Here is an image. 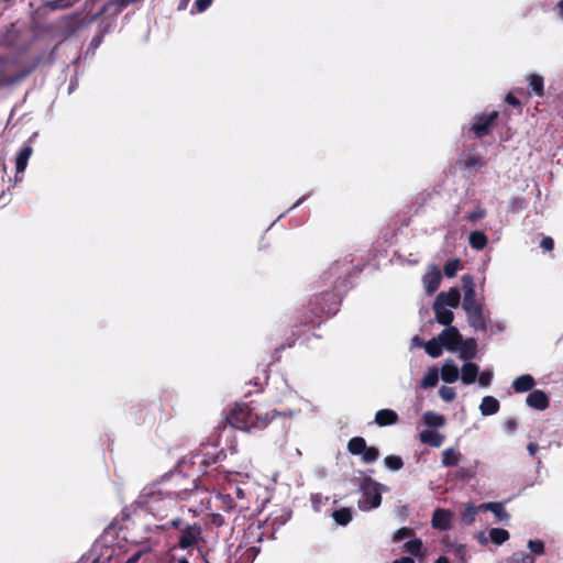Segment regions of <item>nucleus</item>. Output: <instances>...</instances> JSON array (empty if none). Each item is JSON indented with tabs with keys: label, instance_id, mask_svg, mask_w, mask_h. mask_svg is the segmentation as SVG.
<instances>
[{
	"label": "nucleus",
	"instance_id": "nucleus-59",
	"mask_svg": "<svg viewBox=\"0 0 563 563\" xmlns=\"http://www.w3.org/2000/svg\"><path fill=\"white\" fill-rule=\"evenodd\" d=\"M213 523L221 526L223 523V518L220 515L213 516Z\"/></svg>",
	"mask_w": 563,
	"mask_h": 563
},
{
	"label": "nucleus",
	"instance_id": "nucleus-50",
	"mask_svg": "<svg viewBox=\"0 0 563 563\" xmlns=\"http://www.w3.org/2000/svg\"><path fill=\"white\" fill-rule=\"evenodd\" d=\"M212 0H196L195 8L197 12H203L211 5Z\"/></svg>",
	"mask_w": 563,
	"mask_h": 563
},
{
	"label": "nucleus",
	"instance_id": "nucleus-6",
	"mask_svg": "<svg viewBox=\"0 0 563 563\" xmlns=\"http://www.w3.org/2000/svg\"><path fill=\"white\" fill-rule=\"evenodd\" d=\"M498 117L497 111H492L488 114H479L475 117V121L472 125V131L476 134V136L482 137L487 135L490 131V128L495 120Z\"/></svg>",
	"mask_w": 563,
	"mask_h": 563
},
{
	"label": "nucleus",
	"instance_id": "nucleus-58",
	"mask_svg": "<svg viewBox=\"0 0 563 563\" xmlns=\"http://www.w3.org/2000/svg\"><path fill=\"white\" fill-rule=\"evenodd\" d=\"M234 494H235V497L238 499H243L244 498V492L240 487H235Z\"/></svg>",
	"mask_w": 563,
	"mask_h": 563
},
{
	"label": "nucleus",
	"instance_id": "nucleus-56",
	"mask_svg": "<svg viewBox=\"0 0 563 563\" xmlns=\"http://www.w3.org/2000/svg\"><path fill=\"white\" fill-rule=\"evenodd\" d=\"M527 449L531 455H534L537 453V451L539 450V446L536 443H529Z\"/></svg>",
	"mask_w": 563,
	"mask_h": 563
},
{
	"label": "nucleus",
	"instance_id": "nucleus-45",
	"mask_svg": "<svg viewBox=\"0 0 563 563\" xmlns=\"http://www.w3.org/2000/svg\"><path fill=\"white\" fill-rule=\"evenodd\" d=\"M527 547L536 555L544 553V543L541 540H529Z\"/></svg>",
	"mask_w": 563,
	"mask_h": 563
},
{
	"label": "nucleus",
	"instance_id": "nucleus-27",
	"mask_svg": "<svg viewBox=\"0 0 563 563\" xmlns=\"http://www.w3.org/2000/svg\"><path fill=\"white\" fill-rule=\"evenodd\" d=\"M79 0H47L43 7L48 11L66 10L75 5Z\"/></svg>",
	"mask_w": 563,
	"mask_h": 563
},
{
	"label": "nucleus",
	"instance_id": "nucleus-35",
	"mask_svg": "<svg viewBox=\"0 0 563 563\" xmlns=\"http://www.w3.org/2000/svg\"><path fill=\"white\" fill-rule=\"evenodd\" d=\"M489 539L500 545L509 539V532L501 528H493L489 530Z\"/></svg>",
	"mask_w": 563,
	"mask_h": 563
},
{
	"label": "nucleus",
	"instance_id": "nucleus-61",
	"mask_svg": "<svg viewBox=\"0 0 563 563\" xmlns=\"http://www.w3.org/2000/svg\"><path fill=\"white\" fill-rule=\"evenodd\" d=\"M411 342H412V345H413V346H423V344H424V343H422V342L420 341V339H419L418 336L412 338V341H411Z\"/></svg>",
	"mask_w": 563,
	"mask_h": 563
},
{
	"label": "nucleus",
	"instance_id": "nucleus-31",
	"mask_svg": "<svg viewBox=\"0 0 563 563\" xmlns=\"http://www.w3.org/2000/svg\"><path fill=\"white\" fill-rule=\"evenodd\" d=\"M148 534L150 536L146 538L148 545L145 547L143 550L136 551L135 553L131 554L129 556V559L126 560V563H136L144 552L150 551L152 545H154L158 542V538H157L158 534H156V533H148Z\"/></svg>",
	"mask_w": 563,
	"mask_h": 563
},
{
	"label": "nucleus",
	"instance_id": "nucleus-9",
	"mask_svg": "<svg viewBox=\"0 0 563 563\" xmlns=\"http://www.w3.org/2000/svg\"><path fill=\"white\" fill-rule=\"evenodd\" d=\"M453 512L449 509L438 508L434 510L431 525L434 529L446 531L452 528Z\"/></svg>",
	"mask_w": 563,
	"mask_h": 563
},
{
	"label": "nucleus",
	"instance_id": "nucleus-37",
	"mask_svg": "<svg viewBox=\"0 0 563 563\" xmlns=\"http://www.w3.org/2000/svg\"><path fill=\"white\" fill-rule=\"evenodd\" d=\"M536 560L531 554L526 552H515L509 559L508 563H534Z\"/></svg>",
	"mask_w": 563,
	"mask_h": 563
},
{
	"label": "nucleus",
	"instance_id": "nucleus-33",
	"mask_svg": "<svg viewBox=\"0 0 563 563\" xmlns=\"http://www.w3.org/2000/svg\"><path fill=\"white\" fill-rule=\"evenodd\" d=\"M332 518L340 526H346L352 520V511L350 508H341L332 514Z\"/></svg>",
	"mask_w": 563,
	"mask_h": 563
},
{
	"label": "nucleus",
	"instance_id": "nucleus-16",
	"mask_svg": "<svg viewBox=\"0 0 563 563\" xmlns=\"http://www.w3.org/2000/svg\"><path fill=\"white\" fill-rule=\"evenodd\" d=\"M260 552V548H256L254 545L249 547V542H245V544H241L236 550L234 555L239 558L241 563H252L256 555Z\"/></svg>",
	"mask_w": 563,
	"mask_h": 563
},
{
	"label": "nucleus",
	"instance_id": "nucleus-10",
	"mask_svg": "<svg viewBox=\"0 0 563 563\" xmlns=\"http://www.w3.org/2000/svg\"><path fill=\"white\" fill-rule=\"evenodd\" d=\"M467 316L468 324L475 330H486V318L483 312V305L464 310Z\"/></svg>",
	"mask_w": 563,
	"mask_h": 563
},
{
	"label": "nucleus",
	"instance_id": "nucleus-4",
	"mask_svg": "<svg viewBox=\"0 0 563 563\" xmlns=\"http://www.w3.org/2000/svg\"><path fill=\"white\" fill-rule=\"evenodd\" d=\"M181 495H185V500H191V506L189 510L191 511H202L208 509L211 503V496L208 489H202L196 487L195 489L187 492L180 490Z\"/></svg>",
	"mask_w": 563,
	"mask_h": 563
},
{
	"label": "nucleus",
	"instance_id": "nucleus-36",
	"mask_svg": "<svg viewBox=\"0 0 563 563\" xmlns=\"http://www.w3.org/2000/svg\"><path fill=\"white\" fill-rule=\"evenodd\" d=\"M479 509V507H476L473 504H468L461 515V521L464 525L473 523Z\"/></svg>",
	"mask_w": 563,
	"mask_h": 563
},
{
	"label": "nucleus",
	"instance_id": "nucleus-1",
	"mask_svg": "<svg viewBox=\"0 0 563 563\" xmlns=\"http://www.w3.org/2000/svg\"><path fill=\"white\" fill-rule=\"evenodd\" d=\"M184 500L185 495H181L169 476L144 486L136 498V504L158 521L154 526H147V533L159 536L166 530L178 528L181 522L179 512Z\"/></svg>",
	"mask_w": 563,
	"mask_h": 563
},
{
	"label": "nucleus",
	"instance_id": "nucleus-22",
	"mask_svg": "<svg viewBox=\"0 0 563 563\" xmlns=\"http://www.w3.org/2000/svg\"><path fill=\"white\" fill-rule=\"evenodd\" d=\"M534 384V378L529 374H525L514 379L512 388L516 393H526L531 390Z\"/></svg>",
	"mask_w": 563,
	"mask_h": 563
},
{
	"label": "nucleus",
	"instance_id": "nucleus-2",
	"mask_svg": "<svg viewBox=\"0 0 563 563\" xmlns=\"http://www.w3.org/2000/svg\"><path fill=\"white\" fill-rule=\"evenodd\" d=\"M227 420L235 429L253 431L265 428L271 418L267 413L254 412L246 404H239L230 410Z\"/></svg>",
	"mask_w": 563,
	"mask_h": 563
},
{
	"label": "nucleus",
	"instance_id": "nucleus-15",
	"mask_svg": "<svg viewBox=\"0 0 563 563\" xmlns=\"http://www.w3.org/2000/svg\"><path fill=\"white\" fill-rule=\"evenodd\" d=\"M476 342L474 339L463 340L461 339V343L456 345L455 352L459 353L460 358L470 360L473 358L476 354Z\"/></svg>",
	"mask_w": 563,
	"mask_h": 563
},
{
	"label": "nucleus",
	"instance_id": "nucleus-17",
	"mask_svg": "<svg viewBox=\"0 0 563 563\" xmlns=\"http://www.w3.org/2000/svg\"><path fill=\"white\" fill-rule=\"evenodd\" d=\"M397 421L398 415L391 409H380L375 415V423L379 427L393 426Z\"/></svg>",
	"mask_w": 563,
	"mask_h": 563
},
{
	"label": "nucleus",
	"instance_id": "nucleus-55",
	"mask_svg": "<svg viewBox=\"0 0 563 563\" xmlns=\"http://www.w3.org/2000/svg\"><path fill=\"white\" fill-rule=\"evenodd\" d=\"M516 428H517V423H516V421H515V420H509V421H507V422H506V424H505V429H506L507 431H514Z\"/></svg>",
	"mask_w": 563,
	"mask_h": 563
},
{
	"label": "nucleus",
	"instance_id": "nucleus-30",
	"mask_svg": "<svg viewBox=\"0 0 563 563\" xmlns=\"http://www.w3.org/2000/svg\"><path fill=\"white\" fill-rule=\"evenodd\" d=\"M423 347H424L426 352L431 357H439L442 354V349L444 346H443L442 342H440L439 336H438V338H433V339L429 340L428 342H426L423 344Z\"/></svg>",
	"mask_w": 563,
	"mask_h": 563
},
{
	"label": "nucleus",
	"instance_id": "nucleus-34",
	"mask_svg": "<svg viewBox=\"0 0 563 563\" xmlns=\"http://www.w3.org/2000/svg\"><path fill=\"white\" fill-rule=\"evenodd\" d=\"M347 449L350 451L351 454H354V455H360L363 453V451H365L366 449V442L363 438L361 437H355V438H352L350 441H349V444H347Z\"/></svg>",
	"mask_w": 563,
	"mask_h": 563
},
{
	"label": "nucleus",
	"instance_id": "nucleus-44",
	"mask_svg": "<svg viewBox=\"0 0 563 563\" xmlns=\"http://www.w3.org/2000/svg\"><path fill=\"white\" fill-rule=\"evenodd\" d=\"M439 395L446 402L453 401L456 397L455 389L449 386H442L439 389Z\"/></svg>",
	"mask_w": 563,
	"mask_h": 563
},
{
	"label": "nucleus",
	"instance_id": "nucleus-62",
	"mask_svg": "<svg viewBox=\"0 0 563 563\" xmlns=\"http://www.w3.org/2000/svg\"><path fill=\"white\" fill-rule=\"evenodd\" d=\"M435 563H450V562H449L448 558H445V556H440V558L435 561Z\"/></svg>",
	"mask_w": 563,
	"mask_h": 563
},
{
	"label": "nucleus",
	"instance_id": "nucleus-25",
	"mask_svg": "<svg viewBox=\"0 0 563 563\" xmlns=\"http://www.w3.org/2000/svg\"><path fill=\"white\" fill-rule=\"evenodd\" d=\"M481 509L492 511L499 520H508L509 514L501 503H485L479 506Z\"/></svg>",
	"mask_w": 563,
	"mask_h": 563
},
{
	"label": "nucleus",
	"instance_id": "nucleus-63",
	"mask_svg": "<svg viewBox=\"0 0 563 563\" xmlns=\"http://www.w3.org/2000/svg\"><path fill=\"white\" fill-rule=\"evenodd\" d=\"M173 563H189V562L187 561V559L180 558V559H175Z\"/></svg>",
	"mask_w": 563,
	"mask_h": 563
},
{
	"label": "nucleus",
	"instance_id": "nucleus-54",
	"mask_svg": "<svg viewBox=\"0 0 563 563\" xmlns=\"http://www.w3.org/2000/svg\"><path fill=\"white\" fill-rule=\"evenodd\" d=\"M506 101L507 103L516 108H519L521 104L520 101L512 93H508L506 96Z\"/></svg>",
	"mask_w": 563,
	"mask_h": 563
},
{
	"label": "nucleus",
	"instance_id": "nucleus-7",
	"mask_svg": "<svg viewBox=\"0 0 563 563\" xmlns=\"http://www.w3.org/2000/svg\"><path fill=\"white\" fill-rule=\"evenodd\" d=\"M462 289L464 292L462 307L464 310L481 306L482 303L475 298V285L473 277L470 275L462 276Z\"/></svg>",
	"mask_w": 563,
	"mask_h": 563
},
{
	"label": "nucleus",
	"instance_id": "nucleus-39",
	"mask_svg": "<svg viewBox=\"0 0 563 563\" xmlns=\"http://www.w3.org/2000/svg\"><path fill=\"white\" fill-rule=\"evenodd\" d=\"M379 456V452L374 446H366L365 451L362 453V460L365 463H373L375 462Z\"/></svg>",
	"mask_w": 563,
	"mask_h": 563
},
{
	"label": "nucleus",
	"instance_id": "nucleus-52",
	"mask_svg": "<svg viewBox=\"0 0 563 563\" xmlns=\"http://www.w3.org/2000/svg\"><path fill=\"white\" fill-rule=\"evenodd\" d=\"M484 217H485V211L483 209H476V210L472 211L467 216V219L471 220V221H476V220L482 219Z\"/></svg>",
	"mask_w": 563,
	"mask_h": 563
},
{
	"label": "nucleus",
	"instance_id": "nucleus-43",
	"mask_svg": "<svg viewBox=\"0 0 563 563\" xmlns=\"http://www.w3.org/2000/svg\"><path fill=\"white\" fill-rule=\"evenodd\" d=\"M80 15L81 14L79 12H76V13L64 16L60 22L64 25H66L73 33L78 29V26L74 25V23L80 18Z\"/></svg>",
	"mask_w": 563,
	"mask_h": 563
},
{
	"label": "nucleus",
	"instance_id": "nucleus-40",
	"mask_svg": "<svg viewBox=\"0 0 563 563\" xmlns=\"http://www.w3.org/2000/svg\"><path fill=\"white\" fill-rule=\"evenodd\" d=\"M460 261L459 260H451L449 261L444 266V274L446 277L452 278L456 275L457 271L460 269Z\"/></svg>",
	"mask_w": 563,
	"mask_h": 563
},
{
	"label": "nucleus",
	"instance_id": "nucleus-8",
	"mask_svg": "<svg viewBox=\"0 0 563 563\" xmlns=\"http://www.w3.org/2000/svg\"><path fill=\"white\" fill-rule=\"evenodd\" d=\"M443 346L450 351L455 352L456 345L461 343L462 335L455 327L446 325V328L438 335Z\"/></svg>",
	"mask_w": 563,
	"mask_h": 563
},
{
	"label": "nucleus",
	"instance_id": "nucleus-20",
	"mask_svg": "<svg viewBox=\"0 0 563 563\" xmlns=\"http://www.w3.org/2000/svg\"><path fill=\"white\" fill-rule=\"evenodd\" d=\"M419 439L422 443L439 448L442 445L444 437L437 431L426 429L420 432Z\"/></svg>",
	"mask_w": 563,
	"mask_h": 563
},
{
	"label": "nucleus",
	"instance_id": "nucleus-11",
	"mask_svg": "<svg viewBox=\"0 0 563 563\" xmlns=\"http://www.w3.org/2000/svg\"><path fill=\"white\" fill-rule=\"evenodd\" d=\"M442 276L437 266H430L428 272L423 275L422 283L426 292L431 295L440 286Z\"/></svg>",
	"mask_w": 563,
	"mask_h": 563
},
{
	"label": "nucleus",
	"instance_id": "nucleus-26",
	"mask_svg": "<svg viewBox=\"0 0 563 563\" xmlns=\"http://www.w3.org/2000/svg\"><path fill=\"white\" fill-rule=\"evenodd\" d=\"M438 380H439L438 368L434 366L429 367L426 375L423 376V378L420 382V387L423 389L432 388V387L437 386Z\"/></svg>",
	"mask_w": 563,
	"mask_h": 563
},
{
	"label": "nucleus",
	"instance_id": "nucleus-57",
	"mask_svg": "<svg viewBox=\"0 0 563 563\" xmlns=\"http://www.w3.org/2000/svg\"><path fill=\"white\" fill-rule=\"evenodd\" d=\"M393 563H415V561L409 556H404L399 560H395Z\"/></svg>",
	"mask_w": 563,
	"mask_h": 563
},
{
	"label": "nucleus",
	"instance_id": "nucleus-21",
	"mask_svg": "<svg viewBox=\"0 0 563 563\" xmlns=\"http://www.w3.org/2000/svg\"><path fill=\"white\" fill-rule=\"evenodd\" d=\"M499 401L493 396H485L479 405V411L483 416H492L498 412Z\"/></svg>",
	"mask_w": 563,
	"mask_h": 563
},
{
	"label": "nucleus",
	"instance_id": "nucleus-5",
	"mask_svg": "<svg viewBox=\"0 0 563 563\" xmlns=\"http://www.w3.org/2000/svg\"><path fill=\"white\" fill-rule=\"evenodd\" d=\"M201 539H202L201 527L197 523L188 525L180 532L178 545L181 549L195 548L199 544Z\"/></svg>",
	"mask_w": 563,
	"mask_h": 563
},
{
	"label": "nucleus",
	"instance_id": "nucleus-14",
	"mask_svg": "<svg viewBox=\"0 0 563 563\" xmlns=\"http://www.w3.org/2000/svg\"><path fill=\"white\" fill-rule=\"evenodd\" d=\"M460 369L452 360H446L441 368V378L448 384H452L459 379Z\"/></svg>",
	"mask_w": 563,
	"mask_h": 563
},
{
	"label": "nucleus",
	"instance_id": "nucleus-42",
	"mask_svg": "<svg viewBox=\"0 0 563 563\" xmlns=\"http://www.w3.org/2000/svg\"><path fill=\"white\" fill-rule=\"evenodd\" d=\"M218 499L222 503V508L227 511H230L236 507L234 498L231 496V494H219Z\"/></svg>",
	"mask_w": 563,
	"mask_h": 563
},
{
	"label": "nucleus",
	"instance_id": "nucleus-64",
	"mask_svg": "<svg viewBox=\"0 0 563 563\" xmlns=\"http://www.w3.org/2000/svg\"><path fill=\"white\" fill-rule=\"evenodd\" d=\"M558 8H559L560 14H561V16L563 19V0L558 4Z\"/></svg>",
	"mask_w": 563,
	"mask_h": 563
},
{
	"label": "nucleus",
	"instance_id": "nucleus-49",
	"mask_svg": "<svg viewBox=\"0 0 563 563\" xmlns=\"http://www.w3.org/2000/svg\"><path fill=\"white\" fill-rule=\"evenodd\" d=\"M464 164L468 169H478L484 165L483 161L478 157L467 158Z\"/></svg>",
	"mask_w": 563,
	"mask_h": 563
},
{
	"label": "nucleus",
	"instance_id": "nucleus-41",
	"mask_svg": "<svg viewBox=\"0 0 563 563\" xmlns=\"http://www.w3.org/2000/svg\"><path fill=\"white\" fill-rule=\"evenodd\" d=\"M404 548H405V551H407L413 555H418L422 548V541L419 539L410 540L405 543Z\"/></svg>",
	"mask_w": 563,
	"mask_h": 563
},
{
	"label": "nucleus",
	"instance_id": "nucleus-3",
	"mask_svg": "<svg viewBox=\"0 0 563 563\" xmlns=\"http://www.w3.org/2000/svg\"><path fill=\"white\" fill-rule=\"evenodd\" d=\"M382 503V485L366 478L361 485V498L358 499V508L367 511L377 508Z\"/></svg>",
	"mask_w": 563,
	"mask_h": 563
},
{
	"label": "nucleus",
	"instance_id": "nucleus-24",
	"mask_svg": "<svg viewBox=\"0 0 563 563\" xmlns=\"http://www.w3.org/2000/svg\"><path fill=\"white\" fill-rule=\"evenodd\" d=\"M32 147L26 145L24 146L16 155L15 158V169L16 173H23L27 166V162L32 155Z\"/></svg>",
	"mask_w": 563,
	"mask_h": 563
},
{
	"label": "nucleus",
	"instance_id": "nucleus-12",
	"mask_svg": "<svg viewBox=\"0 0 563 563\" xmlns=\"http://www.w3.org/2000/svg\"><path fill=\"white\" fill-rule=\"evenodd\" d=\"M451 309L452 308L446 307L441 301L434 300L433 310L435 313V319L440 324L446 327L452 323L454 316Z\"/></svg>",
	"mask_w": 563,
	"mask_h": 563
},
{
	"label": "nucleus",
	"instance_id": "nucleus-38",
	"mask_svg": "<svg viewBox=\"0 0 563 563\" xmlns=\"http://www.w3.org/2000/svg\"><path fill=\"white\" fill-rule=\"evenodd\" d=\"M385 466L391 471H398L404 466L402 459L398 455H388L384 460Z\"/></svg>",
	"mask_w": 563,
	"mask_h": 563
},
{
	"label": "nucleus",
	"instance_id": "nucleus-47",
	"mask_svg": "<svg viewBox=\"0 0 563 563\" xmlns=\"http://www.w3.org/2000/svg\"><path fill=\"white\" fill-rule=\"evenodd\" d=\"M493 379V372L492 371H485L483 372L478 377V384L482 387H488Z\"/></svg>",
	"mask_w": 563,
	"mask_h": 563
},
{
	"label": "nucleus",
	"instance_id": "nucleus-60",
	"mask_svg": "<svg viewBox=\"0 0 563 563\" xmlns=\"http://www.w3.org/2000/svg\"><path fill=\"white\" fill-rule=\"evenodd\" d=\"M189 1H190V0H180V1H179L178 9H179V10H185V9L187 8V5H188Z\"/></svg>",
	"mask_w": 563,
	"mask_h": 563
},
{
	"label": "nucleus",
	"instance_id": "nucleus-18",
	"mask_svg": "<svg viewBox=\"0 0 563 563\" xmlns=\"http://www.w3.org/2000/svg\"><path fill=\"white\" fill-rule=\"evenodd\" d=\"M460 291L456 288H451L449 291H442L435 298L437 301H441L450 308H456L460 303Z\"/></svg>",
	"mask_w": 563,
	"mask_h": 563
},
{
	"label": "nucleus",
	"instance_id": "nucleus-51",
	"mask_svg": "<svg viewBox=\"0 0 563 563\" xmlns=\"http://www.w3.org/2000/svg\"><path fill=\"white\" fill-rule=\"evenodd\" d=\"M540 246L545 251H552L554 246L553 239L550 236H544L540 243Z\"/></svg>",
	"mask_w": 563,
	"mask_h": 563
},
{
	"label": "nucleus",
	"instance_id": "nucleus-53",
	"mask_svg": "<svg viewBox=\"0 0 563 563\" xmlns=\"http://www.w3.org/2000/svg\"><path fill=\"white\" fill-rule=\"evenodd\" d=\"M321 501H322L321 495H319V494L312 495L311 503H312V507L314 508L316 511L320 510Z\"/></svg>",
	"mask_w": 563,
	"mask_h": 563
},
{
	"label": "nucleus",
	"instance_id": "nucleus-32",
	"mask_svg": "<svg viewBox=\"0 0 563 563\" xmlns=\"http://www.w3.org/2000/svg\"><path fill=\"white\" fill-rule=\"evenodd\" d=\"M470 245L475 250H483L487 244V236L482 231H474L468 236Z\"/></svg>",
	"mask_w": 563,
	"mask_h": 563
},
{
	"label": "nucleus",
	"instance_id": "nucleus-23",
	"mask_svg": "<svg viewBox=\"0 0 563 563\" xmlns=\"http://www.w3.org/2000/svg\"><path fill=\"white\" fill-rule=\"evenodd\" d=\"M462 460V454L454 448H448L442 452L441 464L445 467L455 466Z\"/></svg>",
	"mask_w": 563,
	"mask_h": 563
},
{
	"label": "nucleus",
	"instance_id": "nucleus-46",
	"mask_svg": "<svg viewBox=\"0 0 563 563\" xmlns=\"http://www.w3.org/2000/svg\"><path fill=\"white\" fill-rule=\"evenodd\" d=\"M476 475V470L475 467H461L459 471H457V476L461 478V479H464V481H470L472 478H474Z\"/></svg>",
	"mask_w": 563,
	"mask_h": 563
},
{
	"label": "nucleus",
	"instance_id": "nucleus-29",
	"mask_svg": "<svg viewBox=\"0 0 563 563\" xmlns=\"http://www.w3.org/2000/svg\"><path fill=\"white\" fill-rule=\"evenodd\" d=\"M423 422L428 427L441 428L445 423V419L442 415L434 411H426L423 413Z\"/></svg>",
	"mask_w": 563,
	"mask_h": 563
},
{
	"label": "nucleus",
	"instance_id": "nucleus-19",
	"mask_svg": "<svg viewBox=\"0 0 563 563\" xmlns=\"http://www.w3.org/2000/svg\"><path fill=\"white\" fill-rule=\"evenodd\" d=\"M479 367L475 363L467 362L462 366L461 380L466 384L475 383L478 376Z\"/></svg>",
	"mask_w": 563,
	"mask_h": 563
},
{
	"label": "nucleus",
	"instance_id": "nucleus-28",
	"mask_svg": "<svg viewBox=\"0 0 563 563\" xmlns=\"http://www.w3.org/2000/svg\"><path fill=\"white\" fill-rule=\"evenodd\" d=\"M530 89L538 97H543L544 95V82L543 77L537 74L528 75L527 77Z\"/></svg>",
	"mask_w": 563,
	"mask_h": 563
},
{
	"label": "nucleus",
	"instance_id": "nucleus-48",
	"mask_svg": "<svg viewBox=\"0 0 563 563\" xmlns=\"http://www.w3.org/2000/svg\"><path fill=\"white\" fill-rule=\"evenodd\" d=\"M412 534V530L410 528H400L394 534V542H399L402 539L410 537Z\"/></svg>",
	"mask_w": 563,
	"mask_h": 563
},
{
	"label": "nucleus",
	"instance_id": "nucleus-13",
	"mask_svg": "<svg viewBox=\"0 0 563 563\" xmlns=\"http://www.w3.org/2000/svg\"><path fill=\"white\" fill-rule=\"evenodd\" d=\"M526 402L531 408L544 410L549 406V398L544 391L537 389L527 396Z\"/></svg>",
	"mask_w": 563,
	"mask_h": 563
}]
</instances>
